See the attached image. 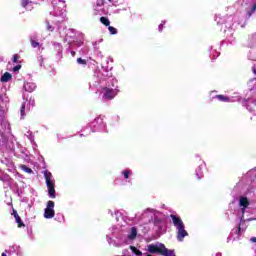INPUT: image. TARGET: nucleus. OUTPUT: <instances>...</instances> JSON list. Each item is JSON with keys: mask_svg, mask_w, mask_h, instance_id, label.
Instances as JSON below:
<instances>
[{"mask_svg": "<svg viewBox=\"0 0 256 256\" xmlns=\"http://www.w3.org/2000/svg\"><path fill=\"white\" fill-rule=\"evenodd\" d=\"M215 97L218 101H223L224 103H235V101H239L241 99L239 96L229 98L225 95H216Z\"/></svg>", "mask_w": 256, "mask_h": 256, "instance_id": "f3484780", "label": "nucleus"}, {"mask_svg": "<svg viewBox=\"0 0 256 256\" xmlns=\"http://www.w3.org/2000/svg\"><path fill=\"white\" fill-rule=\"evenodd\" d=\"M0 181L4 183V187H11L13 180L8 174L0 171Z\"/></svg>", "mask_w": 256, "mask_h": 256, "instance_id": "aec40b11", "label": "nucleus"}, {"mask_svg": "<svg viewBox=\"0 0 256 256\" xmlns=\"http://www.w3.org/2000/svg\"><path fill=\"white\" fill-rule=\"evenodd\" d=\"M57 59H63V45L59 42H52Z\"/></svg>", "mask_w": 256, "mask_h": 256, "instance_id": "dca6fc26", "label": "nucleus"}, {"mask_svg": "<svg viewBox=\"0 0 256 256\" xmlns=\"http://www.w3.org/2000/svg\"><path fill=\"white\" fill-rule=\"evenodd\" d=\"M37 36L36 35H31L30 36V43H31V47H33V49H38V51H43V49H45L43 47V44L37 42Z\"/></svg>", "mask_w": 256, "mask_h": 256, "instance_id": "6ab92c4d", "label": "nucleus"}, {"mask_svg": "<svg viewBox=\"0 0 256 256\" xmlns=\"http://www.w3.org/2000/svg\"><path fill=\"white\" fill-rule=\"evenodd\" d=\"M109 1V3H113V0H108Z\"/></svg>", "mask_w": 256, "mask_h": 256, "instance_id": "3c124183", "label": "nucleus"}, {"mask_svg": "<svg viewBox=\"0 0 256 256\" xmlns=\"http://www.w3.org/2000/svg\"><path fill=\"white\" fill-rule=\"evenodd\" d=\"M6 253H17V255H19L21 253V247L18 245H12L8 250H6Z\"/></svg>", "mask_w": 256, "mask_h": 256, "instance_id": "a878e982", "label": "nucleus"}, {"mask_svg": "<svg viewBox=\"0 0 256 256\" xmlns=\"http://www.w3.org/2000/svg\"><path fill=\"white\" fill-rule=\"evenodd\" d=\"M161 215V212L153 209V208H148L143 211V213H137L136 214V219L138 221H145V223H151L153 221V217H159Z\"/></svg>", "mask_w": 256, "mask_h": 256, "instance_id": "6e6552de", "label": "nucleus"}, {"mask_svg": "<svg viewBox=\"0 0 256 256\" xmlns=\"http://www.w3.org/2000/svg\"><path fill=\"white\" fill-rule=\"evenodd\" d=\"M65 1L64 0H53L52 10L49 11V15L46 17L45 26L46 30L50 33L55 31V25L63 23L65 21Z\"/></svg>", "mask_w": 256, "mask_h": 256, "instance_id": "20e7f679", "label": "nucleus"}, {"mask_svg": "<svg viewBox=\"0 0 256 256\" xmlns=\"http://www.w3.org/2000/svg\"><path fill=\"white\" fill-rule=\"evenodd\" d=\"M24 89L28 93H33V91H35V89H37V85L33 82H25L24 83Z\"/></svg>", "mask_w": 256, "mask_h": 256, "instance_id": "5701e85b", "label": "nucleus"}, {"mask_svg": "<svg viewBox=\"0 0 256 256\" xmlns=\"http://www.w3.org/2000/svg\"><path fill=\"white\" fill-rule=\"evenodd\" d=\"M44 178L46 181V187L48 189V195L50 199H55L57 197L55 192V178H53V174L48 170L44 171Z\"/></svg>", "mask_w": 256, "mask_h": 256, "instance_id": "1a4fd4ad", "label": "nucleus"}, {"mask_svg": "<svg viewBox=\"0 0 256 256\" xmlns=\"http://www.w3.org/2000/svg\"><path fill=\"white\" fill-rule=\"evenodd\" d=\"M114 215H115L116 221L118 223L120 222V224H118V226H112L109 229L110 234H107L106 238L109 244L113 243V239H118L120 241V245H122V243H127V240L123 236V230L121 229V227H125L126 225L125 218L123 217V214L119 210L115 211Z\"/></svg>", "mask_w": 256, "mask_h": 256, "instance_id": "39448f33", "label": "nucleus"}, {"mask_svg": "<svg viewBox=\"0 0 256 256\" xmlns=\"http://www.w3.org/2000/svg\"><path fill=\"white\" fill-rule=\"evenodd\" d=\"M248 58H249L251 61H255V59H256V47H254V48L251 49L250 55L248 56Z\"/></svg>", "mask_w": 256, "mask_h": 256, "instance_id": "473e14b6", "label": "nucleus"}, {"mask_svg": "<svg viewBox=\"0 0 256 256\" xmlns=\"http://www.w3.org/2000/svg\"><path fill=\"white\" fill-rule=\"evenodd\" d=\"M164 245L165 244L162 243L150 244L148 245V252L152 254L158 253L159 255H161Z\"/></svg>", "mask_w": 256, "mask_h": 256, "instance_id": "4468645a", "label": "nucleus"}, {"mask_svg": "<svg viewBox=\"0 0 256 256\" xmlns=\"http://www.w3.org/2000/svg\"><path fill=\"white\" fill-rule=\"evenodd\" d=\"M215 21L218 25H225L227 29H233V16H228L227 19L221 17V15H216Z\"/></svg>", "mask_w": 256, "mask_h": 256, "instance_id": "f8f14e48", "label": "nucleus"}, {"mask_svg": "<svg viewBox=\"0 0 256 256\" xmlns=\"http://www.w3.org/2000/svg\"><path fill=\"white\" fill-rule=\"evenodd\" d=\"M90 87H100L99 93L102 95L103 101H111L117 97L119 90L117 88V78H113V74L105 67L102 70H98L94 73L90 81Z\"/></svg>", "mask_w": 256, "mask_h": 256, "instance_id": "f257e3e1", "label": "nucleus"}, {"mask_svg": "<svg viewBox=\"0 0 256 256\" xmlns=\"http://www.w3.org/2000/svg\"><path fill=\"white\" fill-rule=\"evenodd\" d=\"M77 63H78L79 65H86V64H87V61L83 60L82 58H78V59H77Z\"/></svg>", "mask_w": 256, "mask_h": 256, "instance_id": "4c0bfd02", "label": "nucleus"}, {"mask_svg": "<svg viewBox=\"0 0 256 256\" xmlns=\"http://www.w3.org/2000/svg\"><path fill=\"white\" fill-rule=\"evenodd\" d=\"M19 168H20L22 171H24L25 173H28L29 175H31V173H33V170H32L31 168H29V167H27V166H25V165H23V164H21V165L19 166Z\"/></svg>", "mask_w": 256, "mask_h": 256, "instance_id": "2f4dec72", "label": "nucleus"}, {"mask_svg": "<svg viewBox=\"0 0 256 256\" xmlns=\"http://www.w3.org/2000/svg\"><path fill=\"white\" fill-rule=\"evenodd\" d=\"M12 215L14 216V219H15L18 227H25V224L21 220V217L19 216V214L15 210H13Z\"/></svg>", "mask_w": 256, "mask_h": 256, "instance_id": "393cba45", "label": "nucleus"}, {"mask_svg": "<svg viewBox=\"0 0 256 256\" xmlns=\"http://www.w3.org/2000/svg\"><path fill=\"white\" fill-rule=\"evenodd\" d=\"M251 209L249 208V200L245 197L239 199V209L236 211V215L240 221L239 226L232 229L230 235L227 238V243L230 241H239L241 235L245 233L247 229L246 221H253V218H249Z\"/></svg>", "mask_w": 256, "mask_h": 256, "instance_id": "7ed1b4c3", "label": "nucleus"}, {"mask_svg": "<svg viewBox=\"0 0 256 256\" xmlns=\"http://www.w3.org/2000/svg\"><path fill=\"white\" fill-rule=\"evenodd\" d=\"M70 53H71L72 57H75V51H71Z\"/></svg>", "mask_w": 256, "mask_h": 256, "instance_id": "de8ad7c7", "label": "nucleus"}, {"mask_svg": "<svg viewBox=\"0 0 256 256\" xmlns=\"http://www.w3.org/2000/svg\"><path fill=\"white\" fill-rule=\"evenodd\" d=\"M24 99H25V94H24Z\"/></svg>", "mask_w": 256, "mask_h": 256, "instance_id": "603ef678", "label": "nucleus"}, {"mask_svg": "<svg viewBox=\"0 0 256 256\" xmlns=\"http://www.w3.org/2000/svg\"><path fill=\"white\" fill-rule=\"evenodd\" d=\"M154 225L157 227L158 231L165 230V221L163 219L158 218V216L154 217Z\"/></svg>", "mask_w": 256, "mask_h": 256, "instance_id": "4be33fe9", "label": "nucleus"}, {"mask_svg": "<svg viewBox=\"0 0 256 256\" xmlns=\"http://www.w3.org/2000/svg\"><path fill=\"white\" fill-rule=\"evenodd\" d=\"M244 107L250 111V113H254L256 115V100L248 99L244 102Z\"/></svg>", "mask_w": 256, "mask_h": 256, "instance_id": "a211bd4d", "label": "nucleus"}, {"mask_svg": "<svg viewBox=\"0 0 256 256\" xmlns=\"http://www.w3.org/2000/svg\"><path fill=\"white\" fill-rule=\"evenodd\" d=\"M19 69H21V65H16V66L13 68V71H14V72H17V71H19Z\"/></svg>", "mask_w": 256, "mask_h": 256, "instance_id": "79ce46f5", "label": "nucleus"}, {"mask_svg": "<svg viewBox=\"0 0 256 256\" xmlns=\"http://www.w3.org/2000/svg\"><path fill=\"white\" fill-rule=\"evenodd\" d=\"M97 43H103V39H100L99 41L94 42V45H97Z\"/></svg>", "mask_w": 256, "mask_h": 256, "instance_id": "49530a36", "label": "nucleus"}, {"mask_svg": "<svg viewBox=\"0 0 256 256\" xmlns=\"http://www.w3.org/2000/svg\"><path fill=\"white\" fill-rule=\"evenodd\" d=\"M105 5V0H97L94 7H103Z\"/></svg>", "mask_w": 256, "mask_h": 256, "instance_id": "e433bc0d", "label": "nucleus"}, {"mask_svg": "<svg viewBox=\"0 0 256 256\" xmlns=\"http://www.w3.org/2000/svg\"><path fill=\"white\" fill-rule=\"evenodd\" d=\"M165 23H167L165 20L162 21V23L158 26V30L161 33L163 31V26L165 25Z\"/></svg>", "mask_w": 256, "mask_h": 256, "instance_id": "58836bf2", "label": "nucleus"}, {"mask_svg": "<svg viewBox=\"0 0 256 256\" xmlns=\"http://www.w3.org/2000/svg\"><path fill=\"white\" fill-rule=\"evenodd\" d=\"M256 11V2L254 3L253 7H252V13H255Z\"/></svg>", "mask_w": 256, "mask_h": 256, "instance_id": "c03bdc74", "label": "nucleus"}, {"mask_svg": "<svg viewBox=\"0 0 256 256\" xmlns=\"http://www.w3.org/2000/svg\"><path fill=\"white\" fill-rule=\"evenodd\" d=\"M21 5L26 9V11L33 10V2L31 0H21Z\"/></svg>", "mask_w": 256, "mask_h": 256, "instance_id": "b1692460", "label": "nucleus"}, {"mask_svg": "<svg viewBox=\"0 0 256 256\" xmlns=\"http://www.w3.org/2000/svg\"><path fill=\"white\" fill-rule=\"evenodd\" d=\"M25 135L29 139L30 143H32V145H37L35 144V136H33V133H31V131H28Z\"/></svg>", "mask_w": 256, "mask_h": 256, "instance_id": "7c9ffc66", "label": "nucleus"}, {"mask_svg": "<svg viewBox=\"0 0 256 256\" xmlns=\"http://www.w3.org/2000/svg\"><path fill=\"white\" fill-rule=\"evenodd\" d=\"M12 61H13V63H17V61H19V55L14 54L12 57Z\"/></svg>", "mask_w": 256, "mask_h": 256, "instance_id": "ea45409f", "label": "nucleus"}, {"mask_svg": "<svg viewBox=\"0 0 256 256\" xmlns=\"http://www.w3.org/2000/svg\"><path fill=\"white\" fill-rule=\"evenodd\" d=\"M55 217V202L49 200L44 210V219H53Z\"/></svg>", "mask_w": 256, "mask_h": 256, "instance_id": "ddd939ff", "label": "nucleus"}, {"mask_svg": "<svg viewBox=\"0 0 256 256\" xmlns=\"http://www.w3.org/2000/svg\"><path fill=\"white\" fill-rule=\"evenodd\" d=\"M105 127L107 126L103 121V118L97 117L90 124H87L82 128L80 137H87L88 135H91V133H95L97 131H105Z\"/></svg>", "mask_w": 256, "mask_h": 256, "instance_id": "423d86ee", "label": "nucleus"}, {"mask_svg": "<svg viewBox=\"0 0 256 256\" xmlns=\"http://www.w3.org/2000/svg\"><path fill=\"white\" fill-rule=\"evenodd\" d=\"M11 79H13V76L11 75V73L5 72V73L2 75L0 81H1L2 83H9V81H11Z\"/></svg>", "mask_w": 256, "mask_h": 256, "instance_id": "cd10ccee", "label": "nucleus"}, {"mask_svg": "<svg viewBox=\"0 0 256 256\" xmlns=\"http://www.w3.org/2000/svg\"><path fill=\"white\" fill-rule=\"evenodd\" d=\"M7 253L8 252L5 251L4 253H2V256H7Z\"/></svg>", "mask_w": 256, "mask_h": 256, "instance_id": "09e8293b", "label": "nucleus"}, {"mask_svg": "<svg viewBox=\"0 0 256 256\" xmlns=\"http://www.w3.org/2000/svg\"><path fill=\"white\" fill-rule=\"evenodd\" d=\"M121 175L127 183H131V177L133 176V171H131V169L126 168L122 170Z\"/></svg>", "mask_w": 256, "mask_h": 256, "instance_id": "412c9836", "label": "nucleus"}, {"mask_svg": "<svg viewBox=\"0 0 256 256\" xmlns=\"http://www.w3.org/2000/svg\"><path fill=\"white\" fill-rule=\"evenodd\" d=\"M216 256H221V253H217Z\"/></svg>", "mask_w": 256, "mask_h": 256, "instance_id": "8fccbe9b", "label": "nucleus"}, {"mask_svg": "<svg viewBox=\"0 0 256 256\" xmlns=\"http://www.w3.org/2000/svg\"><path fill=\"white\" fill-rule=\"evenodd\" d=\"M170 218H171L172 224L176 229L177 241L181 243L184 241L185 237H189V232L185 230V223H183V220L181 219V217L171 214Z\"/></svg>", "mask_w": 256, "mask_h": 256, "instance_id": "0eeeda50", "label": "nucleus"}, {"mask_svg": "<svg viewBox=\"0 0 256 256\" xmlns=\"http://www.w3.org/2000/svg\"><path fill=\"white\" fill-rule=\"evenodd\" d=\"M15 151V137L11 135V124L4 117H0V154L2 153L4 160L0 158L4 165H11V161L7 159L9 155L5 153H12Z\"/></svg>", "mask_w": 256, "mask_h": 256, "instance_id": "f03ea898", "label": "nucleus"}, {"mask_svg": "<svg viewBox=\"0 0 256 256\" xmlns=\"http://www.w3.org/2000/svg\"><path fill=\"white\" fill-rule=\"evenodd\" d=\"M94 15H105V8L103 6H94Z\"/></svg>", "mask_w": 256, "mask_h": 256, "instance_id": "c756f323", "label": "nucleus"}, {"mask_svg": "<svg viewBox=\"0 0 256 256\" xmlns=\"http://www.w3.org/2000/svg\"><path fill=\"white\" fill-rule=\"evenodd\" d=\"M109 33L111 35H117V28L113 27V26H109L108 27Z\"/></svg>", "mask_w": 256, "mask_h": 256, "instance_id": "c9c22d12", "label": "nucleus"}, {"mask_svg": "<svg viewBox=\"0 0 256 256\" xmlns=\"http://www.w3.org/2000/svg\"><path fill=\"white\" fill-rule=\"evenodd\" d=\"M250 241H251L252 243H256V237L250 238Z\"/></svg>", "mask_w": 256, "mask_h": 256, "instance_id": "a18cd8bd", "label": "nucleus"}, {"mask_svg": "<svg viewBox=\"0 0 256 256\" xmlns=\"http://www.w3.org/2000/svg\"><path fill=\"white\" fill-rule=\"evenodd\" d=\"M206 164H205V161L203 160H199V165L198 167L196 168V171H195V175L198 179H203V173L206 169Z\"/></svg>", "mask_w": 256, "mask_h": 256, "instance_id": "2eb2a0df", "label": "nucleus"}, {"mask_svg": "<svg viewBox=\"0 0 256 256\" xmlns=\"http://www.w3.org/2000/svg\"><path fill=\"white\" fill-rule=\"evenodd\" d=\"M137 237V228L132 227L130 233L127 236L128 241H133Z\"/></svg>", "mask_w": 256, "mask_h": 256, "instance_id": "c85d7f7f", "label": "nucleus"}, {"mask_svg": "<svg viewBox=\"0 0 256 256\" xmlns=\"http://www.w3.org/2000/svg\"><path fill=\"white\" fill-rule=\"evenodd\" d=\"M31 107H35V98H30L29 100H26L21 104L20 119H25L27 113L31 111Z\"/></svg>", "mask_w": 256, "mask_h": 256, "instance_id": "9b49d317", "label": "nucleus"}, {"mask_svg": "<svg viewBox=\"0 0 256 256\" xmlns=\"http://www.w3.org/2000/svg\"><path fill=\"white\" fill-rule=\"evenodd\" d=\"M58 33L64 42L68 41V45H71V40L69 39H73V37H75V31L73 29H67L65 26L60 25L58 27Z\"/></svg>", "mask_w": 256, "mask_h": 256, "instance_id": "9d476101", "label": "nucleus"}, {"mask_svg": "<svg viewBox=\"0 0 256 256\" xmlns=\"http://www.w3.org/2000/svg\"><path fill=\"white\" fill-rule=\"evenodd\" d=\"M162 256H175V250H169L165 245L162 248V252L160 253Z\"/></svg>", "mask_w": 256, "mask_h": 256, "instance_id": "bb28decb", "label": "nucleus"}, {"mask_svg": "<svg viewBox=\"0 0 256 256\" xmlns=\"http://www.w3.org/2000/svg\"><path fill=\"white\" fill-rule=\"evenodd\" d=\"M38 61L40 63V67H43V61H44L43 56H39Z\"/></svg>", "mask_w": 256, "mask_h": 256, "instance_id": "a19ab883", "label": "nucleus"}, {"mask_svg": "<svg viewBox=\"0 0 256 256\" xmlns=\"http://www.w3.org/2000/svg\"><path fill=\"white\" fill-rule=\"evenodd\" d=\"M100 22L103 25H105L106 27H109V25H111V21H109V19L107 17H101Z\"/></svg>", "mask_w": 256, "mask_h": 256, "instance_id": "72a5a7b5", "label": "nucleus"}, {"mask_svg": "<svg viewBox=\"0 0 256 256\" xmlns=\"http://www.w3.org/2000/svg\"><path fill=\"white\" fill-rule=\"evenodd\" d=\"M213 53H215V54H210V55L213 59H215V57H217L219 55V53L217 51H213Z\"/></svg>", "mask_w": 256, "mask_h": 256, "instance_id": "37998d69", "label": "nucleus"}, {"mask_svg": "<svg viewBox=\"0 0 256 256\" xmlns=\"http://www.w3.org/2000/svg\"><path fill=\"white\" fill-rule=\"evenodd\" d=\"M130 249H131L132 253H134V255H137V256L143 255V252H141L139 249H137L134 246H130Z\"/></svg>", "mask_w": 256, "mask_h": 256, "instance_id": "f704fd0d", "label": "nucleus"}]
</instances>
